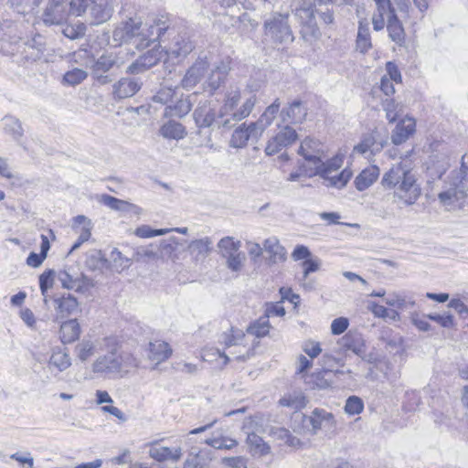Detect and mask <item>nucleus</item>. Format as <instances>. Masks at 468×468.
I'll return each instance as SVG.
<instances>
[{
    "instance_id": "obj_26",
    "label": "nucleus",
    "mask_w": 468,
    "mask_h": 468,
    "mask_svg": "<svg viewBox=\"0 0 468 468\" xmlns=\"http://www.w3.org/2000/svg\"><path fill=\"white\" fill-rule=\"evenodd\" d=\"M229 70L230 60L229 58L221 60L215 66L206 81L211 92L215 91L221 86Z\"/></svg>"
},
{
    "instance_id": "obj_7",
    "label": "nucleus",
    "mask_w": 468,
    "mask_h": 468,
    "mask_svg": "<svg viewBox=\"0 0 468 468\" xmlns=\"http://www.w3.org/2000/svg\"><path fill=\"white\" fill-rule=\"evenodd\" d=\"M257 99L255 95L247 97L241 105L234 106L231 111L221 107L218 114V128L230 129L239 122L247 118L252 112Z\"/></svg>"
},
{
    "instance_id": "obj_63",
    "label": "nucleus",
    "mask_w": 468,
    "mask_h": 468,
    "mask_svg": "<svg viewBox=\"0 0 468 468\" xmlns=\"http://www.w3.org/2000/svg\"><path fill=\"white\" fill-rule=\"evenodd\" d=\"M117 359L121 364V373L128 372L131 368L138 366L136 358L128 353H117Z\"/></svg>"
},
{
    "instance_id": "obj_49",
    "label": "nucleus",
    "mask_w": 468,
    "mask_h": 468,
    "mask_svg": "<svg viewBox=\"0 0 468 468\" xmlns=\"http://www.w3.org/2000/svg\"><path fill=\"white\" fill-rule=\"evenodd\" d=\"M48 363L58 371L63 372L71 366V358L67 352L58 349L52 352Z\"/></svg>"
},
{
    "instance_id": "obj_42",
    "label": "nucleus",
    "mask_w": 468,
    "mask_h": 468,
    "mask_svg": "<svg viewBox=\"0 0 468 468\" xmlns=\"http://www.w3.org/2000/svg\"><path fill=\"white\" fill-rule=\"evenodd\" d=\"M3 129L5 133L9 134L16 142L19 143L24 135V129L20 121L14 116H5L2 120Z\"/></svg>"
},
{
    "instance_id": "obj_35",
    "label": "nucleus",
    "mask_w": 468,
    "mask_h": 468,
    "mask_svg": "<svg viewBox=\"0 0 468 468\" xmlns=\"http://www.w3.org/2000/svg\"><path fill=\"white\" fill-rule=\"evenodd\" d=\"M378 176L379 168L377 165L368 166L355 178V186L358 191L366 190L376 182Z\"/></svg>"
},
{
    "instance_id": "obj_61",
    "label": "nucleus",
    "mask_w": 468,
    "mask_h": 468,
    "mask_svg": "<svg viewBox=\"0 0 468 468\" xmlns=\"http://www.w3.org/2000/svg\"><path fill=\"white\" fill-rule=\"evenodd\" d=\"M241 100V92L239 89L230 90L227 92L224 103L221 107H224L225 111H231L234 106H239Z\"/></svg>"
},
{
    "instance_id": "obj_27",
    "label": "nucleus",
    "mask_w": 468,
    "mask_h": 468,
    "mask_svg": "<svg viewBox=\"0 0 468 468\" xmlns=\"http://www.w3.org/2000/svg\"><path fill=\"white\" fill-rule=\"evenodd\" d=\"M307 115V108L301 101H292L288 107L283 108L281 117L283 122L291 123H302Z\"/></svg>"
},
{
    "instance_id": "obj_48",
    "label": "nucleus",
    "mask_w": 468,
    "mask_h": 468,
    "mask_svg": "<svg viewBox=\"0 0 468 468\" xmlns=\"http://www.w3.org/2000/svg\"><path fill=\"white\" fill-rule=\"evenodd\" d=\"M271 324L266 316L262 315L252 322L247 328V334L257 338L266 336L270 332Z\"/></svg>"
},
{
    "instance_id": "obj_21",
    "label": "nucleus",
    "mask_w": 468,
    "mask_h": 468,
    "mask_svg": "<svg viewBox=\"0 0 468 468\" xmlns=\"http://www.w3.org/2000/svg\"><path fill=\"white\" fill-rule=\"evenodd\" d=\"M196 124L200 128L218 127V116L207 101L199 102L193 113Z\"/></svg>"
},
{
    "instance_id": "obj_31",
    "label": "nucleus",
    "mask_w": 468,
    "mask_h": 468,
    "mask_svg": "<svg viewBox=\"0 0 468 468\" xmlns=\"http://www.w3.org/2000/svg\"><path fill=\"white\" fill-rule=\"evenodd\" d=\"M191 108L192 103L188 96L183 98V95H176V98H175L174 102L165 107L164 115L165 117L182 118L191 111Z\"/></svg>"
},
{
    "instance_id": "obj_50",
    "label": "nucleus",
    "mask_w": 468,
    "mask_h": 468,
    "mask_svg": "<svg viewBox=\"0 0 468 468\" xmlns=\"http://www.w3.org/2000/svg\"><path fill=\"white\" fill-rule=\"evenodd\" d=\"M88 77L85 69L73 68L63 75L62 83L69 86H76L80 84Z\"/></svg>"
},
{
    "instance_id": "obj_64",
    "label": "nucleus",
    "mask_w": 468,
    "mask_h": 468,
    "mask_svg": "<svg viewBox=\"0 0 468 468\" xmlns=\"http://www.w3.org/2000/svg\"><path fill=\"white\" fill-rule=\"evenodd\" d=\"M108 261L104 254L101 250H97L89 257L87 262L90 269L96 270L107 266Z\"/></svg>"
},
{
    "instance_id": "obj_23",
    "label": "nucleus",
    "mask_w": 468,
    "mask_h": 468,
    "mask_svg": "<svg viewBox=\"0 0 468 468\" xmlns=\"http://www.w3.org/2000/svg\"><path fill=\"white\" fill-rule=\"evenodd\" d=\"M187 250L195 262H203L212 251V240L208 237L194 239L188 244Z\"/></svg>"
},
{
    "instance_id": "obj_36",
    "label": "nucleus",
    "mask_w": 468,
    "mask_h": 468,
    "mask_svg": "<svg viewBox=\"0 0 468 468\" xmlns=\"http://www.w3.org/2000/svg\"><path fill=\"white\" fill-rule=\"evenodd\" d=\"M383 148L382 144H377L373 135L367 134L363 137L361 142L354 146L353 154H358L370 157Z\"/></svg>"
},
{
    "instance_id": "obj_24",
    "label": "nucleus",
    "mask_w": 468,
    "mask_h": 468,
    "mask_svg": "<svg viewBox=\"0 0 468 468\" xmlns=\"http://www.w3.org/2000/svg\"><path fill=\"white\" fill-rule=\"evenodd\" d=\"M142 82L133 78H122L113 85V95L117 99H126L139 91Z\"/></svg>"
},
{
    "instance_id": "obj_52",
    "label": "nucleus",
    "mask_w": 468,
    "mask_h": 468,
    "mask_svg": "<svg viewBox=\"0 0 468 468\" xmlns=\"http://www.w3.org/2000/svg\"><path fill=\"white\" fill-rule=\"evenodd\" d=\"M40 0H9L11 7L18 14H30L39 5Z\"/></svg>"
},
{
    "instance_id": "obj_57",
    "label": "nucleus",
    "mask_w": 468,
    "mask_h": 468,
    "mask_svg": "<svg viewBox=\"0 0 468 468\" xmlns=\"http://www.w3.org/2000/svg\"><path fill=\"white\" fill-rule=\"evenodd\" d=\"M167 233H169V229H154L148 225H142V226L138 227L134 231V234L137 237L143 238V239L153 238L155 236H162V235H165Z\"/></svg>"
},
{
    "instance_id": "obj_16",
    "label": "nucleus",
    "mask_w": 468,
    "mask_h": 468,
    "mask_svg": "<svg viewBox=\"0 0 468 468\" xmlns=\"http://www.w3.org/2000/svg\"><path fill=\"white\" fill-rule=\"evenodd\" d=\"M53 303L58 318H66L80 312V302L69 292L55 297Z\"/></svg>"
},
{
    "instance_id": "obj_28",
    "label": "nucleus",
    "mask_w": 468,
    "mask_h": 468,
    "mask_svg": "<svg viewBox=\"0 0 468 468\" xmlns=\"http://www.w3.org/2000/svg\"><path fill=\"white\" fill-rule=\"evenodd\" d=\"M264 251L269 254L268 261L271 264L285 261L287 251L283 246L280 244L276 237H270L263 242Z\"/></svg>"
},
{
    "instance_id": "obj_40",
    "label": "nucleus",
    "mask_w": 468,
    "mask_h": 468,
    "mask_svg": "<svg viewBox=\"0 0 468 468\" xmlns=\"http://www.w3.org/2000/svg\"><path fill=\"white\" fill-rule=\"evenodd\" d=\"M387 29L392 41L401 46L405 41V31L396 14H391L388 19Z\"/></svg>"
},
{
    "instance_id": "obj_10",
    "label": "nucleus",
    "mask_w": 468,
    "mask_h": 468,
    "mask_svg": "<svg viewBox=\"0 0 468 468\" xmlns=\"http://www.w3.org/2000/svg\"><path fill=\"white\" fill-rule=\"evenodd\" d=\"M91 371L96 375L111 377L121 373V364L115 349L98 356L91 364Z\"/></svg>"
},
{
    "instance_id": "obj_47",
    "label": "nucleus",
    "mask_w": 468,
    "mask_h": 468,
    "mask_svg": "<svg viewBox=\"0 0 468 468\" xmlns=\"http://www.w3.org/2000/svg\"><path fill=\"white\" fill-rule=\"evenodd\" d=\"M247 444L250 447V452L253 455L263 456L270 452L271 448L261 437L254 432L249 433L246 440Z\"/></svg>"
},
{
    "instance_id": "obj_51",
    "label": "nucleus",
    "mask_w": 468,
    "mask_h": 468,
    "mask_svg": "<svg viewBox=\"0 0 468 468\" xmlns=\"http://www.w3.org/2000/svg\"><path fill=\"white\" fill-rule=\"evenodd\" d=\"M271 435L277 440L283 441L285 444L297 447L300 445V440L292 436L288 430L282 427H275L271 430Z\"/></svg>"
},
{
    "instance_id": "obj_2",
    "label": "nucleus",
    "mask_w": 468,
    "mask_h": 468,
    "mask_svg": "<svg viewBox=\"0 0 468 468\" xmlns=\"http://www.w3.org/2000/svg\"><path fill=\"white\" fill-rule=\"evenodd\" d=\"M381 186L393 190V202L405 207L414 205L421 196V186L410 160L403 158L384 173Z\"/></svg>"
},
{
    "instance_id": "obj_13",
    "label": "nucleus",
    "mask_w": 468,
    "mask_h": 468,
    "mask_svg": "<svg viewBox=\"0 0 468 468\" xmlns=\"http://www.w3.org/2000/svg\"><path fill=\"white\" fill-rule=\"evenodd\" d=\"M337 345L341 352L350 351L360 357H363L367 351L366 341L363 335L356 331L346 333L338 340Z\"/></svg>"
},
{
    "instance_id": "obj_19",
    "label": "nucleus",
    "mask_w": 468,
    "mask_h": 468,
    "mask_svg": "<svg viewBox=\"0 0 468 468\" xmlns=\"http://www.w3.org/2000/svg\"><path fill=\"white\" fill-rule=\"evenodd\" d=\"M194 49V44L188 37L177 35L168 45L165 54L174 58L183 59Z\"/></svg>"
},
{
    "instance_id": "obj_25",
    "label": "nucleus",
    "mask_w": 468,
    "mask_h": 468,
    "mask_svg": "<svg viewBox=\"0 0 468 468\" xmlns=\"http://www.w3.org/2000/svg\"><path fill=\"white\" fill-rule=\"evenodd\" d=\"M309 421L314 433H316L319 430H331L335 425L334 415L322 409L314 410Z\"/></svg>"
},
{
    "instance_id": "obj_60",
    "label": "nucleus",
    "mask_w": 468,
    "mask_h": 468,
    "mask_svg": "<svg viewBox=\"0 0 468 468\" xmlns=\"http://www.w3.org/2000/svg\"><path fill=\"white\" fill-rule=\"evenodd\" d=\"M245 260V253L240 251L235 255L227 258L226 265L230 271L234 272H239L242 270Z\"/></svg>"
},
{
    "instance_id": "obj_8",
    "label": "nucleus",
    "mask_w": 468,
    "mask_h": 468,
    "mask_svg": "<svg viewBox=\"0 0 468 468\" xmlns=\"http://www.w3.org/2000/svg\"><path fill=\"white\" fill-rule=\"evenodd\" d=\"M69 15H72L70 2L50 0L44 9L42 18L46 25H58L66 21Z\"/></svg>"
},
{
    "instance_id": "obj_55",
    "label": "nucleus",
    "mask_w": 468,
    "mask_h": 468,
    "mask_svg": "<svg viewBox=\"0 0 468 468\" xmlns=\"http://www.w3.org/2000/svg\"><path fill=\"white\" fill-rule=\"evenodd\" d=\"M385 303L392 307H397L398 309H406L413 307L416 303L414 300H406L404 297L399 295L397 292H393L389 294L388 298L385 299Z\"/></svg>"
},
{
    "instance_id": "obj_54",
    "label": "nucleus",
    "mask_w": 468,
    "mask_h": 468,
    "mask_svg": "<svg viewBox=\"0 0 468 468\" xmlns=\"http://www.w3.org/2000/svg\"><path fill=\"white\" fill-rule=\"evenodd\" d=\"M176 91L175 89L170 87H162L157 93L153 97V101L158 102L161 104L169 105L174 102L175 98H176Z\"/></svg>"
},
{
    "instance_id": "obj_37",
    "label": "nucleus",
    "mask_w": 468,
    "mask_h": 468,
    "mask_svg": "<svg viewBox=\"0 0 468 468\" xmlns=\"http://www.w3.org/2000/svg\"><path fill=\"white\" fill-rule=\"evenodd\" d=\"M26 47L27 58L36 61L42 58L46 50V42L42 36L36 35L26 42Z\"/></svg>"
},
{
    "instance_id": "obj_46",
    "label": "nucleus",
    "mask_w": 468,
    "mask_h": 468,
    "mask_svg": "<svg viewBox=\"0 0 468 468\" xmlns=\"http://www.w3.org/2000/svg\"><path fill=\"white\" fill-rule=\"evenodd\" d=\"M119 66L120 65L116 55H101L91 67L92 74H99L100 72L106 73L113 67Z\"/></svg>"
},
{
    "instance_id": "obj_15",
    "label": "nucleus",
    "mask_w": 468,
    "mask_h": 468,
    "mask_svg": "<svg viewBox=\"0 0 468 468\" xmlns=\"http://www.w3.org/2000/svg\"><path fill=\"white\" fill-rule=\"evenodd\" d=\"M208 67L209 61L207 57L198 58L183 77L182 87L186 90L194 88L204 78Z\"/></svg>"
},
{
    "instance_id": "obj_45",
    "label": "nucleus",
    "mask_w": 468,
    "mask_h": 468,
    "mask_svg": "<svg viewBox=\"0 0 468 468\" xmlns=\"http://www.w3.org/2000/svg\"><path fill=\"white\" fill-rule=\"evenodd\" d=\"M307 400L304 395L300 391H293L285 394L280 399L279 404L294 410H299L306 406Z\"/></svg>"
},
{
    "instance_id": "obj_53",
    "label": "nucleus",
    "mask_w": 468,
    "mask_h": 468,
    "mask_svg": "<svg viewBox=\"0 0 468 468\" xmlns=\"http://www.w3.org/2000/svg\"><path fill=\"white\" fill-rule=\"evenodd\" d=\"M383 109L386 112V117L389 122H394L402 112V106L397 103L393 99H386L383 101Z\"/></svg>"
},
{
    "instance_id": "obj_22",
    "label": "nucleus",
    "mask_w": 468,
    "mask_h": 468,
    "mask_svg": "<svg viewBox=\"0 0 468 468\" xmlns=\"http://www.w3.org/2000/svg\"><path fill=\"white\" fill-rule=\"evenodd\" d=\"M98 200L109 208L124 214H133L138 216L142 213V208L138 206L107 194L101 195Z\"/></svg>"
},
{
    "instance_id": "obj_14",
    "label": "nucleus",
    "mask_w": 468,
    "mask_h": 468,
    "mask_svg": "<svg viewBox=\"0 0 468 468\" xmlns=\"http://www.w3.org/2000/svg\"><path fill=\"white\" fill-rule=\"evenodd\" d=\"M298 153L314 165L326 157L324 145L319 140L313 138H305L301 143Z\"/></svg>"
},
{
    "instance_id": "obj_6",
    "label": "nucleus",
    "mask_w": 468,
    "mask_h": 468,
    "mask_svg": "<svg viewBox=\"0 0 468 468\" xmlns=\"http://www.w3.org/2000/svg\"><path fill=\"white\" fill-rule=\"evenodd\" d=\"M292 13L300 23V34L302 38L310 43L317 40L321 33L315 20L314 10L312 5L303 1V4L292 9Z\"/></svg>"
},
{
    "instance_id": "obj_33",
    "label": "nucleus",
    "mask_w": 468,
    "mask_h": 468,
    "mask_svg": "<svg viewBox=\"0 0 468 468\" xmlns=\"http://www.w3.org/2000/svg\"><path fill=\"white\" fill-rule=\"evenodd\" d=\"M180 242L176 237L163 239L159 244V256L163 261H176L179 259Z\"/></svg>"
},
{
    "instance_id": "obj_5",
    "label": "nucleus",
    "mask_w": 468,
    "mask_h": 468,
    "mask_svg": "<svg viewBox=\"0 0 468 468\" xmlns=\"http://www.w3.org/2000/svg\"><path fill=\"white\" fill-rule=\"evenodd\" d=\"M263 27L265 34L277 43L288 44L294 40V35L289 25V13L277 12L271 14L265 19Z\"/></svg>"
},
{
    "instance_id": "obj_56",
    "label": "nucleus",
    "mask_w": 468,
    "mask_h": 468,
    "mask_svg": "<svg viewBox=\"0 0 468 468\" xmlns=\"http://www.w3.org/2000/svg\"><path fill=\"white\" fill-rule=\"evenodd\" d=\"M438 197L443 206H449L454 201L463 198V196H461V192H459L457 187L452 186L448 190L441 192Z\"/></svg>"
},
{
    "instance_id": "obj_12",
    "label": "nucleus",
    "mask_w": 468,
    "mask_h": 468,
    "mask_svg": "<svg viewBox=\"0 0 468 468\" xmlns=\"http://www.w3.org/2000/svg\"><path fill=\"white\" fill-rule=\"evenodd\" d=\"M165 52L161 46L154 47L132 63L128 67V72L131 74L141 73L156 65L165 57Z\"/></svg>"
},
{
    "instance_id": "obj_59",
    "label": "nucleus",
    "mask_w": 468,
    "mask_h": 468,
    "mask_svg": "<svg viewBox=\"0 0 468 468\" xmlns=\"http://www.w3.org/2000/svg\"><path fill=\"white\" fill-rule=\"evenodd\" d=\"M451 186L457 187L461 196H465L468 191V170H463V173H456L455 176H452Z\"/></svg>"
},
{
    "instance_id": "obj_20",
    "label": "nucleus",
    "mask_w": 468,
    "mask_h": 468,
    "mask_svg": "<svg viewBox=\"0 0 468 468\" xmlns=\"http://www.w3.org/2000/svg\"><path fill=\"white\" fill-rule=\"evenodd\" d=\"M416 132V120L412 117L406 116L398 124L391 133V142L399 145L405 143Z\"/></svg>"
},
{
    "instance_id": "obj_9",
    "label": "nucleus",
    "mask_w": 468,
    "mask_h": 468,
    "mask_svg": "<svg viewBox=\"0 0 468 468\" xmlns=\"http://www.w3.org/2000/svg\"><path fill=\"white\" fill-rule=\"evenodd\" d=\"M58 281L64 289L73 290L79 293H86L95 286L94 280L84 273L73 276L67 270L59 271Z\"/></svg>"
},
{
    "instance_id": "obj_17",
    "label": "nucleus",
    "mask_w": 468,
    "mask_h": 468,
    "mask_svg": "<svg viewBox=\"0 0 468 468\" xmlns=\"http://www.w3.org/2000/svg\"><path fill=\"white\" fill-rule=\"evenodd\" d=\"M93 223L91 219L83 215H79L72 219V229L79 234L77 241L72 245L70 252L78 250L80 245L88 241L91 236Z\"/></svg>"
},
{
    "instance_id": "obj_18",
    "label": "nucleus",
    "mask_w": 468,
    "mask_h": 468,
    "mask_svg": "<svg viewBox=\"0 0 468 468\" xmlns=\"http://www.w3.org/2000/svg\"><path fill=\"white\" fill-rule=\"evenodd\" d=\"M146 446L149 447V456L159 463L165 461L177 462L182 456V449L180 447L172 449L159 446L157 441H151Z\"/></svg>"
},
{
    "instance_id": "obj_44",
    "label": "nucleus",
    "mask_w": 468,
    "mask_h": 468,
    "mask_svg": "<svg viewBox=\"0 0 468 468\" xmlns=\"http://www.w3.org/2000/svg\"><path fill=\"white\" fill-rule=\"evenodd\" d=\"M240 247L241 242L239 240H235L234 238L229 236L222 238L218 243V253L225 260L240 252Z\"/></svg>"
},
{
    "instance_id": "obj_43",
    "label": "nucleus",
    "mask_w": 468,
    "mask_h": 468,
    "mask_svg": "<svg viewBox=\"0 0 468 468\" xmlns=\"http://www.w3.org/2000/svg\"><path fill=\"white\" fill-rule=\"evenodd\" d=\"M280 100L276 99L270 106L266 108L264 112L261 115L260 119L253 122L257 125L258 128H261V134L263 133L264 130L272 123L280 110Z\"/></svg>"
},
{
    "instance_id": "obj_41",
    "label": "nucleus",
    "mask_w": 468,
    "mask_h": 468,
    "mask_svg": "<svg viewBox=\"0 0 468 468\" xmlns=\"http://www.w3.org/2000/svg\"><path fill=\"white\" fill-rule=\"evenodd\" d=\"M211 458L201 451L188 452L183 468H211Z\"/></svg>"
},
{
    "instance_id": "obj_4",
    "label": "nucleus",
    "mask_w": 468,
    "mask_h": 468,
    "mask_svg": "<svg viewBox=\"0 0 468 468\" xmlns=\"http://www.w3.org/2000/svg\"><path fill=\"white\" fill-rule=\"evenodd\" d=\"M115 0H71L70 11L73 16H84L90 25H101L113 15Z\"/></svg>"
},
{
    "instance_id": "obj_3",
    "label": "nucleus",
    "mask_w": 468,
    "mask_h": 468,
    "mask_svg": "<svg viewBox=\"0 0 468 468\" xmlns=\"http://www.w3.org/2000/svg\"><path fill=\"white\" fill-rule=\"evenodd\" d=\"M345 154L338 152L332 158L322 159L314 165V175L323 179L326 187L344 188L353 176L350 168L340 170L344 165Z\"/></svg>"
},
{
    "instance_id": "obj_58",
    "label": "nucleus",
    "mask_w": 468,
    "mask_h": 468,
    "mask_svg": "<svg viewBox=\"0 0 468 468\" xmlns=\"http://www.w3.org/2000/svg\"><path fill=\"white\" fill-rule=\"evenodd\" d=\"M364 403L362 399L356 396H351L347 399L345 405V411L348 415H356L363 411Z\"/></svg>"
},
{
    "instance_id": "obj_38",
    "label": "nucleus",
    "mask_w": 468,
    "mask_h": 468,
    "mask_svg": "<svg viewBox=\"0 0 468 468\" xmlns=\"http://www.w3.org/2000/svg\"><path fill=\"white\" fill-rule=\"evenodd\" d=\"M160 134L169 140H180L186 135V128L176 121H168L159 130Z\"/></svg>"
},
{
    "instance_id": "obj_34",
    "label": "nucleus",
    "mask_w": 468,
    "mask_h": 468,
    "mask_svg": "<svg viewBox=\"0 0 468 468\" xmlns=\"http://www.w3.org/2000/svg\"><path fill=\"white\" fill-rule=\"evenodd\" d=\"M81 334L80 325L77 319H69L60 325L59 337L62 343L71 344L79 339Z\"/></svg>"
},
{
    "instance_id": "obj_11",
    "label": "nucleus",
    "mask_w": 468,
    "mask_h": 468,
    "mask_svg": "<svg viewBox=\"0 0 468 468\" xmlns=\"http://www.w3.org/2000/svg\"><path fill=\"white\" fill-rule=\"evenodd\" d=\"M261 136V128H258L253 122H250L249 125L242 123L234 130L229 141V146L232 148H243L248 144L249 141H257Z\"/></svg>"
},
{
    "instance_id": "obj_32",
    "label": "nucleus",
    "mask_w": 468,
    "mask_h": 468,
    "mask_svg": "<svg viewBox=\"0 0 468 468\" xmlns=\"http://www.w3.org/2000/svg\"><path fill=\"white\" fill-rule=\"evenodd\" d=\"M100 345L99 340L83 338L74 348L76 357L82 363L87 362L98 352Z\"/></svg>"
},
{
    "instance_id": "obj_30",
    "label": "nucleus",
    "mask_w": 468,
    "mask_h": 468,
    "mask_svg": "<svg viewBox=\"0 0 468 468\" xmlns=\"http://www.w3.org/2000/svg\"><path fill=\"white\" fill-rule=\"evenodd\" d=\"M172 352L168 343L162 340H154L148 345V358L156 365L167 360Z\"/></svg>"
},
{
    "instance_id": "obj_29",
    "label": "nucleus",
    "mask_w": 468,
    "mask_h": 468,
    "mask_svg": "<svg viewBox=\"0 0 468 468\" xmlns=\"http://www.w3.org/2000/svg\"><path fill=\"white\" fill-rule=\"evenodd\" d=\"M246 334L239 329H231L230 334H226L223 336V343L227 347H231L234 346H242L245 348V352L241 355H237L236 353L230 352V355L234 356L235 359L238 360H245L249 357L250 348L246 346Z\"/></svg>"
},
{
    "instance_id": "obj_62",
    "label": "nucleus",
    "mask_w": 468,
    "mask_h": 468,
    "mask_svg": "<svg viewBox=\"0 0 468 468\" xmlns=\"http://www.w3.org/2000/svg\"><path fill=\"white\" fill-rule=\"evenodd\" d=\"M110 261L114 264V267L119 271L124 270L130 266V260L124 257L118 249H113L110 254Z\"/></svg>"
},
{
    "instance_id": "obj_39",
    "label": "nucleus",
    "mask_w": 468,
    "mask_h": 468,
    "mask_svg": "<svg viewBox=\"0 0 468 468\" xmlns=\"http://www.w3.org/2000/svg\"><path fill=\"white\" fill-rule=\"evenodd\" d=\"M372 47L368 23L365 20L359 21L358 31L356 40V48L361 53H367Z\"/></svg>"
},
{
    "instance_id": "obj_1",
    "label": "nucleus",
    "mask_w": 468,
    "mask_h": 468,
    "mask_svg": "<svg viewBox=\"0 0 468 468\" xmlns=\"http://www.w3.org/2000/svg\"><path fill=\"white\" fill-rule=\"evenodd\" d=\"M170 29L167 16H158L151 23H143L138 16H130L120 21L112 30V42L115 46L133 42L138 48L149 47Z\"/></svg>"
}]
</instances>
